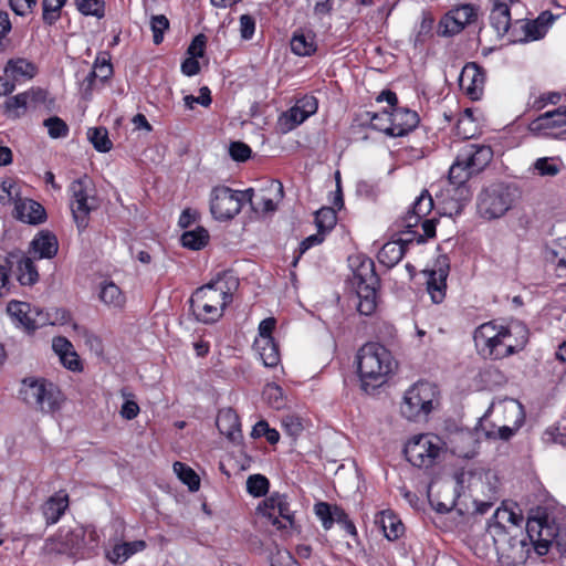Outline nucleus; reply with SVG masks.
Returning <instances> with one entry per match:
<instances>
[{
  "mask_svg": "<svg viewBox=\"0 0 566 566\" xmlns=\"http://www.w3.org/2000/svg\"><path fill=\"white\" fill-rule=\"evenodd\" d=\"M473 338L475 347L484 357L502 359L524 348L528 331L521 323L504 327L489 322L475 329Z\"/></svg>",
  "mask_w": 566,
  "mask_h": 566,
  "instance_id": "1",
  "label": "nucleus"
},
{
  "mask_svg": "<svg viewBox=\"0 0 566 566\" xmlns=\"http://www.w3.org/2000/svg\"><path fill=\"white\" fill-rule=\"evenodd\" d=\"M482 543L492 542L494 552L502 566H521L531 553L534 544L528 537V533L517 532L513 534L504 525L490 524L486 532L482 535Z\"/></svg>",
  "mask_w": 566,
  "mask_h": 566,
  "instance_id": "2",
  "label": "nucleus"
},
{
  "mask_svg": "<svg viewBox=\"0 0 566 566\" xmlns=\"http://www.w3.org/2000/svg\"><path fill=\"white\" fill-rule=\"evenodd\" d=\"M358 375L365 391L376 389L387 381L394 369L391 354L381 345H364L357 355Z\"/></svg>",
  "mask_w": 566,
  "mask_h": 566,
  "instance_id": "3",
  "label": "nucleus"
},
{
  "mask_svg": "<svg viewBox=\"0 0 566 566\" xmlns=\"http://www.w3.org/2000/svg\"><path fill=\"white\" fill-rule=\"evenodd\" d=\"M377 101H386L391 108L390 112L384 111L373 117L374 126L387 135L405 136L419 124V116L415 111L397 106L398 99L394 92L382 91Z\"/></svg>",
  "mask_w": 566,
  "mask_h": 566,
  "instance_id": "4",
  "label": "nucleus"
},
{
  "mask_svg": "<svg viewBox=\"0 0 566 566\" xmlns=\"http://www.w3.org/2000/svg\"><path fill=\"white\" fill-rule=\"evenodd\" d=\"M231 301V293L221 281H216L196 290L190 298V307L198 321L208 324L219 319Z\"/></svg>",
  "mask_w": 566,
  "mask_h": 566,
  "instance_id": "5",
  "label": "nucleus"
},
{
  "mask_svg": "<svg viewBox=\"0 0 566 566\" xmlns=\"http://www.w3.org/2000/svg\"><path fill=\"white\" fill-rule=\"evenodd\" d=\"M527 533L538 555H545L553 543L562 554H566V537L545 509L537 507L531 512L527 517Z\"/></svg>",
  "mask_w": 566,
  "mask_h": 566,
  "instance_id": "6",
  "label": "nucleus"
},
{
  "mask_svg": "<svg viewBox=\"0 0 566 566\" xmlns=\"http://www.w3.org/2000/svg\"><path fill=\"white\" fill-rule=\"evenodd\" d=\"M460 490L472 499L476 512L484 514L496 500L497 479L494 473L461 472L455 476Z\"/></svg>",
  "mask_w": 566,
  "mask_h": 566,
  "instance_id": "7",
  "label": "nucleus"
},
{
  "mask_svg": "<svg viewBox=\"0 0 566 566\" xmlns=\"http://www.w3.org/2000/svg\"><path fill=\"white\" fill-rule=\"evenodd\" d=\"M490 146L469 144L463 147L449 169V180L453 185H463L472 175L482 171L492 160Z\"/></svg>",
  "mask_w": 566,
  "mask_h": 566,
  "instance_id": "8",
  "label": "nucleus"
},
{
  "mask_svg": "<svg viewBox=\"0 0 566 566\" xmlns=\"http://www.w3.org/2000/svg\"><path fill=\"white\" fill-rule=\"evenodd\" d=\"M438 406L437 386L428 381H419L405 392L400 412L406 419L416 421L426 418Z\"/></svg>",
  "mask_w": 566,
  "mask_h": 566,
  "instance_id": "9",
  "label": "nucleus"
},
{
  "mask_svg": "<svg viewBox=\"0 0 566 566\" xmlns=\"http://www.w3.org/2000/svg\"><path fill=\"white\" fill-rule=\"evenodd\" d=\"M352 285L358 297L357 310L363 315H370L377 306V289L379 277L375 272V264L371 259L361 260L354 270Z\"/></svg>",
  "mask_w": 566,
  "mask_h": 566,
  "instance_id": "10",
  "label": "nucleus"
},
{
  "mask_svg": "<svg viewBox=\"0 0 566 566\" xmlns=\"http://www.w3.org/2000/svg\"><path fill=\"white\" fill-rule=\"evenodd\" d=\"M21 395L27 405L44 413L54 412L62 402L59 388L43 378L23 379Z\"/></svg>",
  "mask_w": 566,
  "mask_h": 566,
  "instance_id": "11",
  "label": "nucleus"
},
{
  "mask_svg": "<svg viewBox=\"0 0 566 566\" xmlns=\"http://www.w3.org/2000/svg\"><path fill=\"white\" fill-rule=\"evenodd\" d=\"M515 198V190L510 186L492 185L480 193L478 212L486 220L499 219L513 207Z\"/></svg>",
  "mask_w": 566,
  "mask_h": 566,
  "instance_id": "12",
  "label": "nucleus"
},
{
  "mask_svg": "<svg viewBox=\"0 0 566 566\" xmlns=\"http://www.w3.org/2000/svg\"><path fill=\"white\" fill-rule=\"evenodd\" d=\"M443 443L433 434H419L405 447L407 460L417 468L429 469L436 465L442 454Z\"/></svg>",
  "mask_w": 566,
  "mask_h": 566,
  "instance_id": "13",
  "label": "nucleus"
},
{
  "mask_svg": "<svg viewBox=\"0 0 566 566\" xmlns=\"http://www.w3.org/2000/svg\"><path fill=\"white\" fill-rule=\"evenodd\" d=\"M72 195L71 211L78 230H84L88 224V216L98 208L95 197V188L92 180L84 176L74 180L70 186Z\"/></svg>",
  "mask_w": 566,
  "mask_h": 566,
  "instance_id": "14",
  "label": "nucleus"
},
{
  "mask_svg": "<svg viewBox=\"0 0 566 566\" xmlns=\"http://www.w3.org/2000/svg\"><path fill=\"white\" fill-rule=\"evenodd\" d=\"M254 190H232L226 186H218L212 189L210 198V211L217 220H229L237 216L242 208L243 200L251 202Z\"/></svg>",
  "mask_w": 566,
  "mask_h": 566,
  "instance_id": "15",
  "label": "nucleus"
},
{
  "mask_svg": "<svg viewBox=\"0 0 566 566\" xmlns=\"http://www.w3.org/2000/svg\"><path fill=\"white\" fill-rule=\"evenodd\" d=\"M478 17V8L472 4H462L451 10L441 20L440 25L443 28V35H453L464 29L467 24L475 21Z\"/></svg>",
  "mask_w": 566,
  "mask_h": 566,
  "instance_id": "16",
  "label": "nucleus"
},
{
  "mask_svg": "<svg viewBox=\"0 0 566 566\" xmlns=\"http://www.w3.org/2000/svg\"><path fill=\"white\" fill-rule=\"evenodd\" d=\"M449 274V263L446 256L437 260L436 269L430 271L427 281V290L433 303L439 304L446 296L447 277Z\"/></svg>",
  "mask_w": 566,
  "mask_h": 566,
  "instance_id": "17",
  "label": "nucleus"
},
{
  "mask_svg": "<svg viewBox=\"0 0 566 566\" xmlns=\"http://www.w3.org/2000/svg\"><path fill=\"white\" fill-rule=\"evenodd\" d=\"M489 412L494 415L497 422L522 426L524 421L523 407L514 399H504L497 403H493L489 408Z\"/></svg>",
  "mask_w": 566,
  "mask_h": 566,
  "instance_id": "18",
  "label": "nucleus"
},
{
  "mask_svg": "<svg viewBox=\"0 0 566 566\" xmlns=\"http://www.w3.org/2000/svg\"><path fill=\"white\" fill-rule=\"evenodd\" d=\"M262 196L258 202H253V198L251 199V207L255 211H261L264 213L273 212L276 210L277 203L283 198V186L280 181L272 180L269 182L268 187L262 189Z\"/></svg>",
  "mask_w": 566,
  "mask_h": 566,
  "instance_id": "19",
  "label": "nucleus"
},
{
  "mask_svg": "<svg viewBox=\"0 0 566 566\" xmlns=\"http://www.w3.org/2000/svg\"><path fill=\"white\" fill-rule=\"evenodd\" d=\"M7 310L10 315L17 317L28 328L35 329L46 324L45 321H40L41 312L32 308L29 303L11 301Z\"/></svg>",
  "mask_w": 566,
  "mask_h": 566,
  "instance_id": "20",
  "label": "nucleus"
},
{
  "mask_svg": "<svg viewBox=\"0 0 566 566\" xmlns=\"http://www.w3.org/2000/svg\"><path fill=\"white\" fill-rule=\"evenodd\" d=\"M217 427L221 434L231 441L241 438L240 420L235 411L231 408L222 409L217 416Z\"/></svg>",
  "mask_w": 566,
  "mask_h": 566,
  "instance_id": "21",
  "label": "nucleus"
},
{
  "mask_svg": "<svg viewBox=\"0 0 566 566\" xmlns=\"http://www.w3.org/2000/svg\"><path fill=\"white\" fill-rule=\"evenodd\" d=\"M15 217L23 222L36 224L44 221L45 210L32 199H21L15 203Z\"/></svg>",
  "mask_w": 566,
  "mask_h": 566,
  "instance_id": "22",
  "label": "nucleus"
},
{
  "mask_svg": "<svg viewBox=\"0 0 566 566\" xmlns=\"http://www.w3.org/2000/svg\"><path fill=\"white\" fill-rule=\"evenodd\" d=\"M409 242H412V239H398L385 243L378 253L379 262L387 268L395 266L405 255Z\"/></svg>",
  "mask_w": 566,
  "mask_h": 566,
  "instance_id": "23",
  "label": "nucleus"
},
{
  "mask_svg": "<svg viewBox=\"0 0 566 566\" xmlns=\"http://www.w3.org/2000/svg\"><path fill=\"white\" fill-rule=\"evenodd\" d=\"M375 524L380 527L386 538L395 541L403 533V524L391 511H382L376 515Z\"/></svg>",
  "mask_w": 566,
  "mask_h": 566,
  "instance_id": "24",
  "label": "nucleus"
},
{
  "mask_svg": "<svg viewBox=\"0 0 566 566\" xmlns=\"http://www.w3.org/2000/svg\"><path fill=\"white\" fill-rule=\"evenodd\" d=\"M563 168V163L554 157L537 158L528 168V171L534 177L553 178L557 176Z\"/></svg>",
  "mask_w": 566,
  "mask_h": 566,
  "instance_id": "25",
  "label": "nucleus"
},
{
  "mask_svg": "<svg viewBox=\"0 0 566 566\" xmlns=\"http://www.w3.org/2000/svg\"><path fill=\"white\" fill-rule=\"evenodd\" d=\"M459 84L468 95L475 98L482 88L483 75L474 64L467 65L461 72Z\"/></svg>",
  "mask_w": 566,
  "mask_h": 566,
  "instance_id": "26",
  "label": "nucleus"
},
{
  "mask_svg": "<svg viewBox=\"0 0 566 566\" xmlns=\"http://www.w3.org/2000/svg\"><path fill=\"white\" fill-rule=\"evenodd\" d=\"M562 128L566 132V108H557L553 112H546L532 123V129H554Z\"/></svg>",
  "mask_w": 566,
  "mask_h": 566,
  "instance_id": "27",
  "label": "nucleus"
},
{
  "mask_svg": "<svg viewBox=\"0 0 566 566\" xmlns=\"http://www.w3.org/2000/svg\"><path fill=\"white\" fill-rule=\"evenodd\" d=\"M98 297L107 307L114 310H123L126 304L124 293L114 282L102 283Z\"/></svg>",
  "mask_w": 566,
  "mask_h": 566,
  "instance_id": "28",
  "label": "nucleus"
},
{
  "mask_svg": "<svg viewBox=\"0 0 566 566\" xmlns=\"http://www.w3.org/2000/svg\"><path fill=\"white\" fill-rule=\"evenodd\" d=\"M69 506L67 494L57 493L43 505L42 511L48 524L56 523Z\"/></svg>",
  "mask_w": 566,
  "mask_h": 566,
  "instance_id": "29",
  "label": "nucleus"
},
{
  "mask_svg": "<svg viewBox=\"0 0 566 566\" xmlns=\"http://www.w3.org/2000/svg\"><path fill=\"white\" fill-rule=\"evenodd\" d=\"M35 72V66L24 59L10 60L4 69L6 76L12 81L32 78Z\"/></svg>",
  "mask_w": 566,
  "mask_h": 566,
  "instance_id": "30",
  "label": "nucleus"
},
{
  "mask_svg": "<svg viewBox=\"0 0 566 566\" xmlns=\"http://www.w3.org/2000/svg\"><path fill=\"white\" fill-rule=\"evenodd\" d=\"M255 348L266 367H274L279 364L280 353L272 337L258 338L255 340Z\"/></svg>",
  "mask_w": 566,
  "mask_h": 566,
  "instance_id": "31",
  "label": "nucleus"
},
{
  "mask_svg": "<svg viewBox=\"0 0 566 566\" xmlns=\"http://www.w3.org/2000/svg\"><path fill=\"white\" fill-rule=\"evenodd\" d=\"M32 247L39 259H51L57 253L59 249L57 240L51 233H41L32 241Z\"/></svg>",
  "mask_w": 566,
  "mask_h": 566,
  "instance_id": "32",
  "label": "nucleus"
},
{
  "mask_svg": "<svg viewBox=\"0 0 566 566\" xmlns=\"http://www.w3.org/2000/svg\"><path fill=\"white\" fill-rule=\"evenodd\" d=\"M306 119L307 117L300 111V107H296V105H294L293 107L281 114L277 120V129L282 134H287Z\"/></svg>",
  "mask_w": 566,
  "mask_h": 566,
  "instance_id": "33",
  "label": "nucleus"
},
{
  "mask_svg": "<svg viewBox=\"0 0 566 566\" xmlns=\"http://www.w3.org/2000/svg\"><path fill=\"white\" fill-rule=\"evenodd\" d=\"M146 547L144 541L125 542L116 545L108 558L113 563H123L137 552H142Z\"/></svg>",
  "mask_w": 566,
  "mask_h": 566,
  "instance_id": "34",
  "label": "nucleus"
},
{
  "mask_svg": "<svg viewBox=\"0 0 566 566\" xmlns=\"http://www.w3.org/2000/svg\"><path fill=\"white\" fill-rule=\"evenodd\" d=\"M291 50L300 56L311 55L316 51L314 35L311 33H295L291 40Z\"/></svg>",
  "mask_w": 566,
  "mask_h": 566,
  "instance_id": "35",
  "label": "nucleus"
},
{
  "mask_svg": "<svg viewBox=\"0 0 566 566\" xmlns=\"http://www.w3.org/2000/svg\"><path fill=\"white\" fill-rule=\"evenodd\" d=\"M180 241L185 248L200 250L208 244L209 233L205 228L198 227L195 230L186 231Z\"/></svg>",
  "mask_w": 566,
  "mask_h": 566,
  "instance_id": "36",
  "label": "nucleus"
},
{
  "mask_svg": "<svg viewBox=\"0 0 566 566\" xmlns=\"http://www.w3.org/2000/svg\"><path fill=\"white\" fill-rule=\"evenodd\" d=\"M490 20L497 35L503 36L511 24V12L509 7L492 8Z\"/></svg>",
  "mask_w": 566,
  "mask_h": 566,
  "instance_id": "37",
  "label": "nucleus"
},
{
  "mask_svg": "<svg viewBox=\"0 0 566 566\" xmlns=\"http://www.w3.org/2000/svg\"><path fill=\"white\" fill-rule=\"evenodd\" d=\"M87 138L97 151L107 153L113 147V143L108 137V130L105 127L88 128Z\"/></svg>",
  "mask_w": 566,
  "mask_h": 566,
  "instance_id": "38",
  "label": "nucleus"
},
{
  "mask_svg": "<svg viewBox=\"0 0 566 566\" xmlns=\"http://www.w3.org/2000/svg\"><path fill=\"white\" fill-rule=\"evenodd\" d=\"M270 505H275L277 509L279 518L283 524H287V530L294 527V514L291 511L290 504L285 495L274 494L269 497Z\"/></svg>",
  "mask_w": 566,
  "mask_h": 566,
  "instance_id": "39",
  "label": "nucleus"
},
{
  "mask_svg": "<svg viewBox=\"0 0 566 566\" xmlns=\"http://www.w3.org/2000/svg\"><path fill=\"white\" fill-rule=\"evenodd\" d=\"M18 279L22 285H31L39 279V274L34 266L33 260L29 256H23L18 262Z\"/></svg>",
  "mask_w": 566,
  "mask_h": 566,
  "instance_id": "40",
  "label": "nucleus"
},
{
  "mask_svg": "<svg viewBox=\"0 0 566 566\" xmlns=\"http://www.w3.org/2000/svg\"><path fill=\"white\" fill-rule=\"evenodd\" d=\"M174 471L178 478L188 485L190 491H197L200 486V479L196 472L182 462L174 463Z\"/></svg>",
  "mask_w": 566,
  "mask_h": 566,
  "instance_id": "41",
  "label": "nucleus"
},
{
  "mask_svg": "<svg viewBox=\"0 0 566 566\" xmlns=\"http://www.w3.org/2000/svg\"><path fill=\"white\" fill-rule=\"evenodd\" d=\"M315 224L319 232L326 233L336 224V212L333 208L324 207L315 213Z\"/></svg>",
  "mask_w": 566,
  "mask_h": 566,
  "instance_id": "42",
  "label": "nucleus"
},
{
  "mask_svg": "<svg viewBox=\"0 0 566 566\" xmlns=\"http://www.w3.org/2000/svg\"><path fill=\"white\" fill-rule=\"evenodd\" d=\"M546 259L556 263L558 270H566V238L559 239L555 247L547 249Z\"/></svg>",
  "mask_w": 566,
  "mask_h": 566,
  "instance_id": "43",
  "label": "nucleus"
},
{
  "mask_svg": "<svg viewBox=\"0 0 566 566\" xmlns=\"http://www.w3.org/2000/svg\"><path fill=\"white\" fill-rule=\"evenodd\" d=\"M260 514L268 521V523L275 526L277 530L287 531V524L279 518L277 509L275 505H270L269 497L258 507Z\"/></svg>",
  "mask_w": 566,
  "mask_h": 566,
  "instance_id": "44",
  "label": "nucleus"
},
{
  "mask_svg": "<svg viewBox=\"0 0 566 566\" xmlns=\"http://www.w3.org/2000/svg\"><path fill=\"white\" fill-rule=\"evenodd\" d=\"M28 96L27 93L18 94L10 97L6 102V109L10 116L19 117L28 108Z\"/></svg>",
  "mask_w": 566,
  "mask_h": 566,
  "instance_id": "45",
  "label": "nucleus"
},
{
  "mask_svg": "<svg viewBox=\"0 0 566 566\" xmlns=\"http://www.w3.org/2000/svg\"><path fill=\"white\" fill-rule=\"evenodd\" d=\"M78 10L86 15H94L96 18L104 17V1L103 0H75Z\"/></svg>",
  "mask_w": 566,
  "mask_h": 566,
  "instance_id": "46",
  "label": "nucleus"
},
{
  "mask_svg": "<svg viewBox=\"0 0 566 566\" xmlns=\"http://www.w3.org/2000/svg\"><path fill=\"white\" fill-rule=\"evenodd\" d=\"M248 492L253 496H262L268 492L269 480L261 474H253L247 481Z\"/></svg>",
  "mask_w": 566,
  "mask_h": 566,
  "instance_id": "47",
  "label": "nucleus"
},
{
  "mask_svg": "<svg viewBox=\"0 0 566 566\" xmlns=\"http://www.w3.org/2000/svg\"><path fill=\"white\" fill-rule=\"evenodd\" d=\"M263 396L265 400L275 409H281L285 406L282 388L275 384L265 386Z\"/></svg>",
  "mask_w": 566,
  "mask_h": 566,
  "instance_id": "48",
  "label": "nucleus"
},
{
  "mask_svg": "<svg viewBox=\"0 0 566 566\" xmlns=\"http://www.w3.org/2000/svg\"><path fill=\"white\" fill-rule=\"evenodd\" d=\"M494 522L492 524H500L503 525V522H510L513 525L512 531L515 533L520 532L516 526L522 521V516L517 515L513 511L506 509V507H499L493 514Z\"/></svg>",
  "mask_w": 566,
  "mask_h": 566,
  "instance_id": "49",
  "label": "nucleus"
},
{
  "mask_svg": "<svg viewBox=\"0 0 566 566\" xmlns=\"http://www.w3.org/2000/svg\"><path fill=\"white\" fill-rule=\"evenodd\" d=\"M554 21V15L545 11L534 22V24H527V36L532 39H538L543 35V31L539 28L545 29Z\"/></svg>",
  "mask_w": 566,
  "mask_h": 566,
  "instance_id": "50",
  "label": "nucleus"
},
{
  "mask_svg": "<svg viewBox=\"0 0 566 566\" xmlns=\"http://www.w3.org/2000/svg\"><path fill=\"white\" fill-rule=\"evenodd\" d=\"M433 208V199L430 196V193L424 190L422 193L417 198V200L413 203L412 211L420 217L421 219L429 214Z\"/></svg>",
  "mask_w": 566,
  "mask_h": 566,
  "instance_id": "51",
  "label": "nucleus"
},
{
  "mask_svg": "<svg viewBox=\"0 0 566 566\" xmlns=\"http://www.w3.org/2000/svg\"><path fill=\"white\" fill-rule=\"evenodd\" d=\"M44 126L48 128L49 135L52 138L64 137L69 132L66 123L57 116L45 119Z\"/></svg>",
  "mask_w": 566,
  "mask_h": 566,
  "instance_id": "52",
  "label": "nucleus"
},
{
  "mask_svg": "<svg viewBox=\"0 0 566 566\" xmlns=\"http://www.w3.org/2000/svg\"><path fill=\"white\" fill-rule=\"evenodd\" d=\"M150 28L154 33V43L160 44L164 39V32L169 28V21L164 14L153 15Z\"/></svg>",
  "mask_w": 566,
  "mask_h": 566,
  "instance_id": "53",
  "label": "nucleus"
},
{
  "mask_svg": "<svg viewBox=\"0 0 566 566\" xmlns=\"http://www.w3.org/2000/svg\"><path fill=\"white\" fill-rule=\"evenodd\" d=\"M315 514L322 521L325 530H329L334 524V505H329L325 502L315 504Z\"/></svg>",
  "mask_w": 566,
  "mask_h": 566,
  "instance_id": "54",
  "label": "nucleus"
},
{
  "mask_svg": "<svg viewBox=\"0 0 566 566\" xmlns=\"http://www.w3.org/2000/svg\"><path fill=\"white\" fill-rule=\"evenodd\" d=\"M497 427L496 429H493V430H490L486 432V436L489 438H493V439H501V440H509L517 430L521 426H514V424H510V423H506V422H497Z\"/></svg>",
  "mask_w": 566,
  "mask_h": 566,
  "instance_id": "55",
  "label": "nucleus"
},
{
  "mask_svg": "<svg viewBox=\"0 0 566 566\" xmlns=\"http://www.w3.org/2000/svg\"><path fill=\"white\" fill-rule=\"evenodd\" d=\"M65 0H43V19L52 23L59 17V11L63 7Z\"/></svg>",
  "mask_w": 566,
  "mask_h": 566,
  "instance_id": "56",
  "label": "nucleus"
},
{
  "mask_svg": "<svg viewBox=\"0 0 566 566\" xmlns=\"http://www.w3.org/2000/svg\"><path fill=\"white\" fill-rule=\"evenodd\" d=\"M28 96V107H38L40 105H45L46 108H50V106L53 104V101H48V93L43 90H31L29 92H25Z\"/></svg>",
  "mask_w": 566,
  "mask_h": 566,
  "instance_id": "57",
  "label": "nucleus"
},
{
  "mask_svg": "<svg viewBox=\"0 0 566 566\" xmlns=\"http://www.w3.org/2000/svg\"><path fill=\"white\" fill-rule=\"evenodd\" d=\"M230 156L235 161H245L251 156V148L242 142H232L229 147Z\"/></svg>",
  "mask_w": 566,
  "mask_h": 566,
  "instance_id": "58",
  "label": "nucleus"
},
{
  "mask_svg": "<svg viewBox=\"0 0 566 566\" xmlns=\"http://www.w3.org/2000/svg\"><path fill=\"white\" fill-rule=\"evenodd\" d=\"M271 566H300L293 556L285 549H276L270 558Z\"/></svg>",
  "mask_w": 566,
  "mask_h": 566,
  "instance_id": "59",
  "label": "nucleus"
},
{
  "mask_svg": "<svg viewBox=\"0 0 566 566\" xmlns=\"http://www.w3.org/2000/svg\"><path fill=\"white\" fill-rule=\"evenodd\" d=\"M70 319V313L63 308H54L52 313H48V317H42V315L40 316V321H45L46 324L51 325H64L69 323Z\"/></svg>",
  "mask_w": 566,
  "mask_h": 566,
  "instance_id": "60",
  "label": "nucleus"
},
{
  "mask_svg": "<svg viewBox=\"0 0 566 566\" xmlns=\"http://www.w3.org/2000/svg\"><path fill=\"white\" fill-rule=\"evenodd\" d=\"M282 424L285 432L291 437H297L303 430L301 418L293 415L285 416L282 420Z\"/></svg>",
  "mask_w": 566,
  "mask_h": 566,
  "instance_id": "61",
  "label": "nucleus"
},
{
  "mask_svg": "<svg viewBox=\"0 0 566 566\" xmlns=\"http://www.w3.org/2000/svg\"><path fill=\"white\" fill-rule=\"evenodd\" d=\"M12 11L21 17L30 14L36 4V0H9Z\"/></svg>",
  "mask_w": 566,
  "mask_h": 566,
  "instance_id": "62",
  "label": "nucleus"
},
{
  "mask_svg": "<svg viewBox=\"0 0 566 566\" xmlns=\"http://www.w3.org/2000/svg\"><path fill=\"white\" fill-rule=\"evenodd\" d=\"M187 107L192 108L195 103L201 104L205 107H208L211 104L210 90L207 86L200 88L199 96L187 95L184 98Z\"/></svg>",
  "mask_w": 566,
  "mask_h": 566,
  "instance_id": "63",
  "label": "nucleus"
},
{
  "mask_svg": "<svg viewBox=\"0 0 566 566\" xmlns=\"http://www.w3.org/2000/svg\"><path fill=\"white\" fill-rule=\"evenodd\" d=\"M255 30V21L249 14H242L240 17V35L243 40H250L253 36Z\"/></svg>",
  "mask_w": 566,
  "mask_h": 566,
  "instance_id": "64",
  "label": "nucleus"
}]
</instances>
